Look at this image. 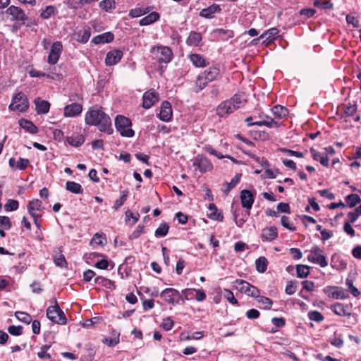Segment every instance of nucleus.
<instances>
[{
  "label": "nucleus",
  "instance_id": "e2e57ef3",
  "mask_svg": "<svg viewBox=\"0 0 361 361\" xmlns=\"http://www.w3.org/2000/svg\"><path fill=\"white\" fill-rule=\"evenodd\" d=\"M144 232L143 226H137L136 229L129 235L130 240H134L140 237V235Z\"/></svg>",
  "mask_w": 361,
  "mask_h": 361
},
{
  "label": "nucleus",
  "instance_id": "aec40b11",
  "mask_svg": "<svg viewBox=\"0 0 361 361\" xmlns=\"http://www.w3.org/2000/svg\"><path fill=\"white\" fill-rule=\"evenodd\" d=\"M6 13L12 16V20L25 21L27 18L23 10L15 6H11Z\"/></svg>",
  "mask_w": 361,
  "mask_h": 361
},
{
  "label": "nucleus",
  "instance_id": "052dcab7",
  "mask_svg": "<svg viewBox=\"0 0 361 361\" xmlns=\"http://www.w3.org/2000/svg\"><path fill=\"white\" fill-rule=\"evenodd\" d=\"M8 331L11 335L20 336L23 333V327L21 326H9Z\"/></svg>",
  "mask_w": 361,
  "mask_h": 361
},
{
  "label": "nucleus",
  "instance_id": "c85d7f7f",
  "mask_svg": "<svg viewBox=\"0 0 361 361\" xmlns=\"http://www.w3.org/2000/svg\"><path fill=\"white\" fill-rule=\"evenodd\" d=\"M208 209L211 211V212L207 214L208 218L219 221H223V214L221 212H218V209L214 204H209L208 206Z\"/></svg>",
  "mask_w": 361,
  "mask_h": 361
},
{
  "label": "nucleus",
  "instance_id": "a19ab883",
  "mask_svg": "<svg viewBox=\"0 0 361 361\" xmlns=\"http://www.w3.org/2000/svg\"><path fill=\"white\" fill-rule=\"evenodd\" d=\"M296 274L298 278H306L310 274V267L307 265L298 264L296 266Z\"/></svg>",
  "mask_w": 361,
  "mask_h": 361
},
{
  "label": "nucleus",
  "instance_id": "393cba45",
  "mask_svg": "<svg viewBox=\"0 0 361 361\" xmlns=\"http://www.w3.org/2000/svg\"><path fill=\"white\" fill-rule=\"evenodd\" d=\"M219 68L217 66H212L205 70L201 74H202L207 80V81L210 82L217 78L218 75H219Z\"/></svg>",
  "mask_w": 361,
  "mask_h": 361
},
{
  "label": "nucleus",
  "instance_id": "5fc2aeb1",
  "mask_svg": "<svg viewBox=\"0 0 361 361\" xmlns=\"http://www.w3.org/2000/svg\"><path fill=\"white\" fill-rule=\"evenodd\" d=\"M314 6L322 9H331L333 8V4L329 1L321 2L319 0H315L314 1Z\"/></svg>",
  "mask_w": 361,
  "mask_h": 361
},
{
  "label": "nucleus",
  "instance_id": "2f4dec72",
  "mask_svg": "<svg viewBox=\"0 0 361 361\" xmlns=\"http://www.w3.org/2000/svg\"><path fill=\"white\" fill-rule=\"evenodd\" d=\"M190 59L195 67H205L208 64L204 58L197 54H190Z\"/></svg>",
  "mask_w": 361,
  "mask_h": 361
},
{
  "label": "nucleus",
  "instance_id": "c9c22d12",
  "mask_svg": "<svg viewBox=\"0 0 361 361\" xmlns=\"http://www.w3.org/2000/svg\"><path fill=\"white\" fill-rule=\"evenodd\" d=\"M94 283L99 285H102L109 289H114L116 288L114 283L103 276H98L94 279Z\"/></svg>",
  "mask_w": 361,
  "mask_h": 361
},
{
  "label": "nucleus",
  "instance_id": "5701e85b",
  "mask_svg": "<svg viewBox=\"0 0 361 361\" xmlns=\"http://www.w3.org/2000/svg\"><path fill=\"white\" fill-rule=\"evenodd\" d=\"M114 39V35L111 32H106L94 37L92 39V42L95 44L109 43Z\"/></svg>",
  "mask_w": 361,
  "mask_h": 361
},
{
  "label": "nucleus",
  "instance_id": "3c124183",
  "mask_svg": "<svg viewBox=\"0 0 361 361\" xmlns=\"http://www.w3.org/2000/svg\"><path fill=\"white\" fill-rule=\"evenodd\" d=\"M18 202L15 200H8L4 205V209L7 212L16 211L18 209Z\"/></svg>",
  "mask_w": 361,
  "mask_h": 361
},
{
  "label": "nucleus",
  "instance_id": "6e6552de",
  "mask_svg": "<svg viewBox=\"0 0 361 361\" xmlns=\"http://www.w3.org/2000/svg\"><path fill=\"white\" fill-rule=\"evenodd\" d=\"M160 296L169 304L173 305L179 303V300H183V295L176 289L172 288H167L161 291Z\"/></svg>",
  "mask_w": 361,
  "mask_h": 361
},
{
  "label": "nucleus",
  "instance_id": "603ef678",
  "mask_svg": "<svg viewBox=\"0 0 361 361\" xmlns=\"http://www.w3.org/2000/svg\"><path fill=\"white\" fill-rule=\"evenodd\" d=\"M308 317L310 320L321 322L324 320V316L318 311L314 310L308 312Z\"/></svg>",
  "mask_w": 361,
  "mask_h": 361
},
{
  "label": "nucleus",
  "instance_id": "20e7f679",
  "mask_svg": "<svg viewBox=\"0 0 361 361\" xmlns=\"http://www.w3.org/2000/svg\"><path fill=\"white\" fill-rule=\"evenodd\" d=\"M47 317L51 322L64 325L67 322V319L64 312L59 306L57 301L55 300V305L49 306L47 310Z\"/></svg>",
  "mask_w": 361,
  "mask_h": 361
},
{
  "label": "nucleus",
  "instance_id": "bb28decb",
  "mask_svg": "<svg viewBox=\"0 0 361 361\" xmlns=\"http://www.w3.org/2000/svg\"><path fill=\"white\" fill-rule=\"evenodd\" d=\"M209 82L205 78L202 74L198 75L197 79L195 81L193 86V91L198 93L202 90Z\"/></svg>",
  "mask_w": 361,
  "mask_h": 361
},
{
  "label": "nucleus",
  "instance_id": "6ab92c4d",
  "mask_svg": "<svg viewBox=\"0 0 361 361\" xmlns=\"http://www.w3.org/2000/svg\"><path fill=\"white\" fill-rule=\"evenodd\" d=\"M172 114L173 112L171 104L167 101H164V102H162L160 107L159 113L160 120L165 122H168L171 119Z\"/></svg>",
  "mask_w": 361,
  "mask_h": 361
},
{
  "label": "nucleus",
  "instance_id": "f8f14e48",
  "mask_svg": "<svg viewBox=\"0 0 361 361\" xmlns=\"http://www.w3.org/2000/svg\"><path fill=\"white\" fill-rule=\"evenodd\" d=\"M159 101V93L154 90H150L144 93L142 97V107L149 109Z\"/></svg>",
  "mask_w": 361,
  "mask_h": 361
},
{
  "label": "nucleus",
  "instance_id": "72a5a7b5",
  "mask_svg": "<svg viewBox=\"0 0 361 361\" xmlns=\"http://www.w3.org/2000/svg\"><path fill=\"white\" fill-rule=\"evenodd\" d=\"M68 143L73 147H79L85 142V137L82 135H72L66 138Z\"/></svg>",
  "mask_w": 361,
  "mask_h": 361
},
{
  "label": "nucleus",
  "instance_id": "9d476101",
  "mask_svg": "<svg viewBox=\"0 0 361 361\" xmlns=\"http://www.w3.org/2000/svg\"><path fill=\"white\" fill-rule=\"evenodd\" d=\"M192 164L193 166L196 169H198L201 173L209 171L212 169V164L209 160L202 155H197L195 157Z\"/></svg>",
  "mask_w": 361,
  "mask_h": 361
},
{
  "label": "nucleus",
  "instance_id": "8fccbe9b",
  "mask_svg": "<svg viewBox=\"0 0 361 361\" xmlns=\"http://www.w3.org/2000/svg\"><path fill=\"white\" fill-rule=\"evenodd\" d=\"M256 298H257V302L264 305V309L270 310L271 308L273 302L271 299L265 296H260L259 295Z\"/></svg>",
  "mask_w": 361,
  "mask_h": 361
},
{
  "label": "nucleus",
  "instance_id": "49530a36",
  "mask_svg": "<svg viewBox=\"0 0 361 361\" xmlns=\"http://www.w3.org/2000/svg\"><path fill=\"white\" fill-rule=\"evenodd\" d=\"M15 316L23 323L29 324L32 322L31 316L25 312H16Z\"/></svg>",
  "mask_w": 361,
  "mask_h": 361
},
{
  "label": "nucleus",
  "instance_id": "0eeeda50",
  "mask_svg": "<svg viewBox=\"0 0 361 361\" xmlns=\"http://www.w3.org/2000/svg\"><path fill=\"white\" fill-rule=\"evenodd\" d=\"M151 52L155 56L159 63H168L172 59V51L169 47L157 46L151 49Z\"/></svg>",
  "mask_w": 361,
  "mask_h": 361
},
{
  "label": "nucleus",
  "instance_id": "09e8293b",
  "mask_svg": "<svg viewBox=\"0 0 361 361\" xmlns=\"http://www.w3.org/2000/svg\"><path fill=\"white\" fill-rule=\"evenodd\" d=\"M56 8L54 6H48L40 14V16L43 19H48L50 16L55 13Z\"/></svg>",
  "mask_w": 361,
  "mask_h": 361
},
{
  "label": "nucleus",
  "instance_id": "412c9836",
  "mask_svg": "<svg viewBox=\"0 0 361 361\" xmlns=\"http://www.w3.org/2000/svg\"><path fill=\"white\" fill-rule=\"evenodd\" d=\"M221 11L219 5L212 4L206 8H203L200 12V16L207 19H212L214 17V13H220Z\"/></svg>",
  "mask_w": 361,
  "mask_h": 361
},
{
  "label": "nucleus",
  "instance_id": "58836bf2",
  "mask_svg": "<svg viewBox=\"0 0 361 361\" xmlns=\"http://www.w3.org/2000/svg\"><path fill=\"white\" fill-rule=\"evenodd\" d=\"M54 261L55 264L61 268L65 267L67 265L66 258L61 250L56 252L54 256Z\"/></svg>",
  "mask_w": 361,
  "mask_h": 361
},
{
  "label": "nucleus",
  "instance_id": "0e129e2a",
  "mask_svg": "<svg viewBox=\"0 0 361 361\" xmlns=\"http://www.w3.org/2000/svg\"><path fill=\"white\" fill-rule=\"evenodd\" d=\"M0 226H4L6 230H9L11 228L9 218L6 216H0Z\"/></svg>",
  "mask_w": 361,
  "mask_h": 361
},
{
  "label": "nucleus",
  "instance_id": "a211bd4d",
  "mask_svg": "<svg viewBox=\"0 0 361 361\" xmlns=\"http://www.w3.org/2000/svg\"><path fill=\"white\" fill-rule=\"evenodd\" d=\"M123 57V52L118 49H114L107 53L105 59L106 66H111L118 63Z\"/></svg>",
  "mask_w": 361,
  "mask_h": 361
},
{
  "label": "nucleus",
  "instance_id": "c756f323",
  "mask_svg": "<svg viewBox=\"0 0 361 361\" xmlns=\"http://www.w3.org/2000/svg\"><path fill=\"white\" fill-rule=\"evenodd\" d=\"M202 40V35L200 32L192 31L190 32L188 37L186 39V44L188 46L197 47L199 45Z\"/></svg>",
  "mask_w": 361,
  "mask_h": 361
},
{
  "label": "nucleus",
  "instance_id": "ea45409f",
  "mask_svg": "<svg viewBox=\"0 0 361 361\" xmlns=\"http://www.w3.org/2000/svg\"><path fill=\"white\" fill-rule=\"evenodd\" d=\"M273 114L278 118L285 117L288 114V109L282 106L276 105L271 109Z\"/></svg>",
  "mask_w": 361,
  "mask_h": 361
},
{
  "label": "nucleus",
  "instance_id": "f03ea898",
  "mask_svg": "<svg viewBox=\"0 0 361 361\" xmlns=\"http://www.w3.org/2000/svg\"><path fill=\"white\" fill-rule=\"evenodd\" d=\"M246 102L242 94H235L230 99L221 102L216 108V114L224 117L243 106Z\"/></svg>",
  "mask_w": 361,
  "mask_h": 361
},
{
  "label": "nucleus",
  "instance_id": "79ce46f5",
  "mask_svg": "<svg viewBox=\"0 0 361 361\" xmlns=\"http://www.w3.org/2000/svg\"><path fill=\"white\" fill-rule=\"evenodd\" d=\"M240 173H237L229 183H226V188L224 190V192L226 195H228L231 189L235 187V185L239 183L240 178Z\"/></svg>",
  "mask_w": 361,
  "mask_h": 361
},
{
  "label": "nucleus",
  "instance_id": "39448f33",
  "mask_svg": "<svg viewBox=\"0 0 361 361\" xmlns=\"http://www.w3.org/2000/svg\"><path fill=\"white\" fill-rule=\"evenodd\" d=\"M29 102L27 96L22 92H18L13 96L8 108L11 111L25 112L27 110Z\"/></svg>",
  "mask_w": 361,
  "mask_h": 361
},
{
  "label": "nucleus",
  "instance_id": "680f3d73",
  "mask_svg": "<svg viewBox=\"0 0 361 361\" xmlns=\"http://www.w3.org/2000/svg\"><path fill=\"white\" fill-rule=\"evenodd\" d=\"M147 12V8H135L131 10L129 15L133 18H137L146 14Z\"/></svg>",
  "mask_w": 361,
  "mask_h": 361
},
{
  "label": "nucleus",
  "instance_id": "b1692460",
  "mask_svg": "<svg viewBox=\"0 0 361 361\" xmlns=\"http://www.w3.org/2000/svg\"><path fill=\"white\" fill-rule=\"evenodd\" d=\"M18 124L22 128L30 133L36 134L38 132L37 127L29 120L21 118L18 121Z\"/></svg>",
  "mask_w": 361,
  "mask_h": 361
},
{
  "label": "nucleus",
  "instance_id": "4c0bfd02",
  "mask_svg": "<svg viewBox=\"0 0 361 361\" xmlns=\"http://www.w3.org/2000/svg\"><path fill=\"white\" fill-rule=\"evenodd\" d=\"M268 262L264 257H259L255 261L256 269L259 273H264L267 269Z\"/></svg>",
  "mask_w": 361,
  "mask_h": 361
},
{
  "label": "nucleus",
  "instance_id": "4be33fe9",
  "mask_svg": "<svg viewBox=\"0 0 361 361\" xmlns=\"http://www.w3.org/2000/svg\"><path fill=\"white\" fill-rule=\"evenodd\" d=\"M278 236V230L275 226L265 228L262 230L261 238L262 240L271 241Z\"/></svg>",
  "mask_w": 361,
  "mask_h": 361
},
{
  "label": "nucleus",
  "instance_id": "de8ad7c7",
  "mask_svg": "<svg viewBox=\"0 0 361 361\" xmlns=\"http://www.w3.org/2000/svg\"><path fill=\"white\" fill-rule=\"evenodd\" d=\"M91 35V31L90 28L84 29L78 33V41L81 43H86Z\"/></svg>",
  "mask_w": 361,
  "mask_h": 361
},
{
  "label": "nucleus",
  "instance_id": "338daca9",
  "mask_svg": "<svg viewBox=\"0 0 361 361\" xmlns=\"http://www.w3.org/2000/svg\"><path fill=\"white\" fill-rule=\"evenodd\" d=\"M104 343L106 344L108 346L113 347L117 345L119 343V336L114 338H105L103 340Z\"/></svg>",
  "mask_w": 361,
  "mask_h": 361
},
{
  "label": "nucleus",
  "instance_id": "1a4fd4ad",
  "mask_svg": "<svg viewBox=\"0 0 361 361\" xmlns=\"http://www.w3.org/2000/svg\"><path fill=\"white\" fill-rule=\"evenodd\" d=\"M311 254L307 257V259L314 264H319L322 267H326L328 262L323 251L317 245H314L310 250Z\"/></svg>",
  "mask_w": 361,
  "mask_h": 361
},
{
  "label": "nucleus",
  "instance_id": "dca6fc26",
  "mask_svg": "<svg viewBox=\"0 0 361 361\" xmlns=\"http://www.w3.org/2000/svg\"><path fill=\"white\" fill-rule=\"evenodd\" d=\"M255 195L248 190H243L240 192V201L242 207L250 210L253 204Z\"/></svg>",
  "mask_w": 361,
  "mask_h": 361
},
{
  "label": "nucleus",
  "instance_id": "bf43d9fd",
  "mask_svg": "<svg viewBox=\"0 0 361 361\" xmlns=\"http://www.w3.org/2000/svg\"><path fill=\"white\" fill-rule=\"evenodd\" d=\"M50 348V345H43L40 351L37 353L38 357L40 359H49L51 358L50 354L47 353L48 349Z\"/></svg>",
  "mask_w": 361,
  "mask_h": 361
},
{
  "label": "nucleus",
  "instance_id": "f257e3e1",
  "mask_svg": "<svg viewBox=\"0 0 361 361\" xmlns=\"http://www.w3.org/2000/svg\"><path fill=\"white\" fill-rule=\"evenodd\" d=\"M86 124L98 126L101 132L111 134V121L108 114L101 109H90L85 114Z\"/></svg>",
  "mask_w": 361,
  "mask_h": 361
},
{
  "label": "nucleus",
  "instance_id": "13d9d810",
  "mask_svg": "<svg viewBox=\"0 0 361 361\" xmlns=\"http://www.w3.org/2000/svg\"><path fill=\"white\" fill-rule=\"evenodd\" d=\"M195 292V288H185L182 290L181 295H183V300H192L194 297Z\"/></svg>",
  "mask_w": 361,
  "mask_h": 361
},
{
  "label": "nucleus",
  "instance_id": "9b49d317",
  "mask_svg": "<svg viewBox=\"0 0 361 361\" xmlns=\"http://www.w3.org/2000/svg\"><path fill=\"white\" fill-rule=\"evenodd\" d=\"M62 49L63 45L61 42L57 41L53 43L48 56L47 62L51 65L56 64L59 59Z\"/></svg>",
  "mask_w": 361,
  "mask_h": 361
},
{
  "label": "nucleus",
  "instance_id": "a878e982",
  "mask_svg": "<svg viewBox=\"0 0 361 361\" xmlns=\"http://www.w3.org/2000/svg\"><path fill=\"white\" fill-rule=\"evenodd\" d=\"M159 17L160 16L157 12L153 11L142 18L139 22V25L141 26L151 25L157 21L159 19Z\"/></svg>",
  "mask_w": 361,
  "mask_h": 361
},
{
  "label": "nucleus",
  "instance_id": "774afa93",
  "mask_svg": "<svg viewBox=\"0 0 361 361\" xmlns=\"http://www.w3.org/2000/svg\"><path fill=\"white\" fill-rule=\"evenodd\" d=\"M173 326V320L169 318V317H166V319H164L163 320V322L161 324V326L162 328L166 330V331H169L172 329Z\"/></svg>",
  "mask_w": 361,
  "mask_h": 361
},
{
  "label": "nucleus",
  "instance_id": "864d4df0",
  "mask_svg": "<svg viewBox=\"0 0 361 361\" xmlns=\"http://www.w3.org/2000/svg\"><path fill=\"white\" fill-rule=\"evenodd\" d=\"M345 284L348 287L349 291L353 296L357 297L360 295V290L353 286V282L351 279H347L345 281Z\"/></svg>",
  "mask_w": 361,
  "mask_h": 361
},
{
  "label": "nucleus",
  "instance_id": "7c9ffc66",
  "mask_svg": "<svg viewBox=\"0 0 361 361\" xmlns=\"http://www.w3.org/2000/svg\"><path fill=\"white\" fill-rule=\"evenodd\" d=\"M310 152L312 154V158L315 161H319L322 165L324 166H329V158L327 155L323 156L316 149L311 148Z\"/></svg>",
  "mask_w": 361,
  "mask_h": 361
},
{
  "label": "nucleus",
  "instance_id": "423d86ee",
  "mask_svg": "<svg viewBox=\"0 0 361 361\" xmlns=\"http://www.w3.org/2000/svg\"><path fill=\"white\" fill-rule=\"evenodd\" d=\"M233 286L248 296L253 298L259 296V289L244 280L236 279L233 281Z\"/></svg>",
  "mask_w": 361,
  "mask_h": 361
},
{
  "label": "nucleus",
  "instance_id": "f704fd0d",
  "mask_svg": "<svg viewBox=\"0 0 361 361\" xmlns=\"http://www.w3.org/2000/svg\"><path fill=\"white\" fill-rule=\"evenodd\" d=\"M331 309L336 314L339 316H349L350 314V313L346 311V307L342 303L338 302L332 305Z\"/></svg>",
  "mask_w": 361,
  "mask_h": 361
},
{
  "label": "nucleus",
  "instance_id": "2eb2a0df",
  "mask_svg": "<svg viewBox=\"0 0 361 361\" xmlns=\"http://www.w3.org/2000/svg\"><path fill=\"white\" fill-rule=\"evenodd\" d=\"M327 290H332V291L329 293V297H331L337 300H345L349 298V294L348 292L342 287L338 286H327L324 290L326 293Z\"/></svg>",
  "mask_w": 361,
  "mask_h": 361
},
{
  "label": "nucleus",
  "instance_id": "e433bc0d",
  "mask_svg": "<svg viewBox=\"0 0 361 361\" xmlns=\"http://www.w3.org/2000/svg\"><path fill=\"white\" fill-rule=\"evenodd\" d=\"M247 126H267L269 128H272V127L276 126L277 123H276V122H275L274 121L273 118L267 116V120L255 121V122L251 123H248Z\"/></svg>",
  "mask_w": 361,
  "mask_h": 361
},
{
  "label": "nucleus",
  "instance_id": "37998d69",
  "mask_svg": "<svg viewBox=\"0 0 361 361\" xmlns=\"http://www.w3.org/2000/svg\"><path fill=\"white\" fill-rule=\"evenodd\" d=\"M169 230V226L166 223H162L156 229L154 235L157 238L164 237L167 235Z\"/></svg>",
  "mask_w": 361,
  "mask_h": 361
},
{
  "label": "nucleus",
  "instance_id": "4468645a",
  "mask_svg": "<svg viewBox=\"0 0 361 361\" xmlns=\"http://www.w3.org/2000/svg\"><path fill=\"white\" fill-rule=\"evenodd\" d=\"M82 111V105L79 103H72L66 105L63 109L65 117H76L80 115Z\"/></svg>",
  "mask_w": 361,
  "mask_h": 361
},
{
  "label": "nucleus",
  "instance_id": "6e6d98bb",
  "mask_svg": "<svg viewBox=\"0 0 361 361\" xmlns=\"http://www.w3.org/2000/svg\"><path fill=\"white\" fill-rule=\"evenodd\" d=\"M224 297L226 298L231 304L236 305L238 304V300L235 298L233 292L228 289H224Z\"/></svg>",
  "mask_w": 361,
  "mask_h": 361
},
{
  "label": "nucleus",
  "instance_id": "a18cd8bd",
  "mask_svg": "<svg viewBox=\"0 0 361 361\" xmlns=\"http://www.w3.org/2000/svg\"><path fill=\"white\" fill-rule=\"evenodd\" d=\"M128 196V190L122 191L120 198L118 199L117 200H116V202H114V204L113 206V208L115 210L119 209L123 206V204H124L126 200H127Z\"/></svg>",
  "mask_w": 361,
  "mask_h": 361
},
{
  "label": "nucleus",
  "instance_id": "473e14b6",
  "mask_svg": "<svg viewBox=\"0 0 361 361\" xmlns=\"http://www.w3.org/2000/svg\"><path fill=\"white\" fill-rule=\"evenodd\" d=\"M66 189L74 194H82L83 192L81 185L74 181H67L66 183Z\"/></svg>",
  "mask_w": 361,
  "mask_h": 361
},
{
  "label": "nucleus",
  "instance_id": "c03bdc74",
  "mask_svg": "<svg viewBox=\"0 0 361 361\" xmlns=\"http://www.w3.org/2000/svg\"><path fill=\"white\" fill-rule=\"evenodd\" d=\"M345 201L350 207H353L361 202V199L357 194H350L346 196Z\"/></svg>",
  "mask_w": 361,
  "mask_h": 361
},
{
  "label": "nucleus",
  "instance_id": "ddd939ff",
  "mask_svg": "<svg viewBox=\"0 0 361 361\" xmlns=\"http://www.w3.org/2000/svg\"><path fill=\"white\" fill-rule=\"evenodd\" d=\"M279 33V30L276 27L271 28L264 33H262L259 37L255 39L252 40L255 44H257V41L262 40V43L268 45L270 44L274 39H276L277 35Z\"/></svg>",
  "mask_w": 361,
  "mask_h": 361
},
{
  "label": "nucleus",
  "instance_id": "4d7b16f0",
  "mask_svg": "<svg viewBox=\"0 0 361 361\" xmlns=\"http://www.w3.org/2000/svg\"><path fill=\"white\" fill-rule=\"evenodd\" d=\"M281 222L283 226L286 228L287 229L294 231L296 230V228L295 226H293L292 224H290L289 218L286 216H282L281 219Z\"/></svg>",
  "mask_w": 361,
  "mask_h": 361
},
{
  "label": "nucleus",
  "instance_id": "69168bd1",
  "mask_svg": "<svg viewBox=\"0 0 361 361\" xmlns=\"http://www.w3.org/2000/svg\"><path fill=\"white\" fill-rule=\"evenodd\" d=\"M99 6L101 8L108 11L114 8V2L111 0H103L100 1Z\"/></svg>",
  "mask_w": 361,
  "mask_h": 361
},
{
  "label": "nucleus",
  "instance_id": "cd10ccee",
  "mask_svg": "<svg viewBox=\"0 0 361 361\" xmlns=\"http://www.w3.org/2000/svg\"><path fill=\"white\" fill-rule=\"evenodd\" d=\"M35 109L38 114H46L49 112L50 104L45 100H35Z\"/></svg>",
  "mask_w": 361,
  "mask_h": 361
},
{
  "label": "nucleus",
  "instance_id": "7ed1b4c3",
  "mask_svg": "<svg viewBox=\"0 0 361 361\" xmlns=\"http://www.w3.org/2000/svg\"><path fill=\"white\" fill-rule=\"evenodd\" d=\"M115 126L121 136L127 137L134 136L135 132L130 128L131 126V121L129 118L118 115L115 119Z\"/></svg>",
  "mask_w": 361,
  "mask_h": 361
},
{
  "label": "nucleus",
  "instance_id": "f3484780",
  "mask_svg": "<svg viewBox=\"0 0 361 361\" xmlns=\"http://www.w3.org/2000/svg\"><path fill=\"white\" fill-rule=\"evenodd\" d=\"M43 209L42 203L38 199H34L30 201L27 205V210L29 214L33 217L35 224L38 226L37 218L39 216L35 214V211H41Z\"/></svg>",
  "mask_w": 361,
  "mask_h": 361
}]
</instances>
